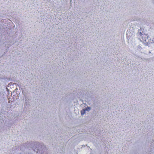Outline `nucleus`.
<instances>
[{"label":"nucleus","instance_id":"obj_1","mask_svg":"<svg viewBox=\"0 0 154 154\" xmlns=\"http://www.w3.org/2000/svg\"><path fill=\"white\" fill-rule=\"evenodd\" d=\"M86 110L85 109H83L81 111V113L82 115H83L85 113V111Z\"/></svg>","mask_w":154,"mask_h":154},{"label":"nucleus","instance_id":"obj_2","mask_svg":"<svg viewBox=\"0 0 154 154\" xmlns=\"http://www.w3.org/2000/svg\"><path fill=\"white\" fill-rule=\"evenodd\" d=\"M90 109H90V107H87V108H86V109H85L86 110L89 111V110H90Z\"/></svg>","mask_w":154,"mask_h":154},{"label":"nucleus","instance_id":"obj_3","mask_svg":"<svg viewBox=\"0 0 154 154\" xmlns=\"http://www.w3.org/2000/svg\"><path fill=\"white\" fill-rule=\"evenodd\" d=\"M146 42V40H145L144 41Z\"/></svg>","mask_w":154,"mask_h":154}]
</instances>
